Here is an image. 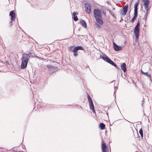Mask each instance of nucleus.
Masks as SVG:
<instances>
[{
    "label": "nucleus",
    "mask_w": 152,
    "mask_h": 152,
    "mask_svg": "<svg viewBox=\"0 0 152 152\" xmlns=\"http://www.w3.org/2000/svg\"><path fill=\"white\" fill-rule=\"evenodd\" d=\"M10 15L11 17V21H10V23L11 24L12 23V21L15 20L16 16L13 11H12L10 12Z\"/></svg>",
    "instance_id": "7"
},
{
    "label": "nucleus",
    "mask_w": 152,
    "mask_h": 152,
    "mask_svg": "<svg viewBox=\"0 0 152 152\" xmlns=\"http://www.w3.org/2000/svg\"><path fill=\"white\" fill-rule=\"evenodd\" d=\"M134 16L137 17V10H134Z\"/></svg>",
    "instance_id": "25"
},
{
    "label": "nucleus",
    "mask_w": 152,
    "mask_h": 152,
    "mask_svg": "<svg viewBox=\"0 0 152 152\" xmlns=\"http://www.w3.org/2000/svg\"><path fill=\"white\" fill-rule=\"evenodd\" d=\"M30 57V56L28 54L24 53L22 54V61L21 65V68L24 69L26 68Z\"/></svg>",
    "instance_id": "1"
},
{
    "label": "nucleus",
    "mask_w": 152,
    "mask_h": 152,
    "mask_svg": "<svg viewBox=\"0 0 152 152\" xmlns=\"http://www.w3.org/2000/svg\"><path fill=\"white\" fill-rule=\"evenodd\" d=\"M73 55L74 56L76 57L77 56L78 54L77 52H75L74 53Z\"/></svg>",
    "instance_id": "30"
},
{
    "label": "nucleus",
    "mask_w": 152,
    "mask_h": 152,
    "mask_svg": "<svg viewBox=\"0 0 152 152\" xmlns=\"http://www.w3.org/2000/svg\"><path fill=\"white\" fill-rule=\"evenodd\" d=\"M99 126L102 130H103L105 128V125L103 123H101L100 124Z\"/></svg>",
    "instance_id": "15"
},
{
    "label": "nucleus",
    "mask_w": 152,
    "mask_h": 152,
    "mask_svg": "<svg viewBox=\"0 0 152 152\" xmlns=\"http://www.w3.org/2000/svg\"><path fill=\"white\" fill-rule=\"evenodd\" d=\"M47 67L49 69L51 70L55 69V68H56V67H54L51 65H47Z\"/></svg>",
    "instance_id": "18"
},
{
    "label": "nucleus",
    "mask_w": 152,
    "mask_h": 152,
    "mask_svg": "<svg viewBox=\"0 0 152 152\" xmlns=\"http://www.w3.org/2000/svg\"><path fill=\"white\" fill-rule=\"evenodd\" d=\"M102 150L103 152H108V148L106 146V144L102 142Z\"/></svg>",
    "instance_id": "9"
},
{
    "label": "nucleus",
    "mask_w": 152,
    "mask_h": 152,
    "mask_svg": "<svg viewBox=\"0 0 152 152\" xmlns=\"http://www.w3.org/2000/svg\"><path fill=\"white\" fill-rule=\"evenodd\" d=\"M76 13L75 12H74L73 13V19L75 21H77L78 19L77 16H76Z\"/></svg>",
    "instance_id": "17"
},
{
    "label": "nucleus",
    "mask_w": 152,
    "mask_h": 152,
    "mask_svg": "<svg viewBox=\"0 0 152 152\" xmlns=\"http://www.w3.org/2000/svg\"><path fill=\"white\" fill-rule=\"evenodd\" d=\"M144 2V6H148L149 3V0H143Z\"/></svg>",
    "instance_id": "16"
},
{
    "label": "nucleus",
    "mask_w": 152,
    "mask_h": 152,
    "mask_svg": "<svg viewBox=\"0 0 152 152\" xmlns=\"http://www.w3.org/2000/svg\"><path fill=\"white\" fill-rule=\"evenodd\" d=\"M91 110H92V111L94 113H95V110H94V108H93V109H91Z\"/></svg>",
    "instance_id": "31"
},
{
    "label": "nucleus",
    "mask_w": 152,
    "mask_h": 152,
    "mask_svg": "<svg viewBox=\"0 0 152 152\" xmlns=\"http://www.w3.org/2000/svg\"><path fill=\"white\" fill-rule=\"evenodd\" d=\"M140 25V24L138 21V22L137 23L135 27H137L139 28Z\"/></svg>",
    "instance_id": "28"
},
{
    "label": "nucleus",
    "mask_w": 152,
    "mask_h": 152,
    "mask_svg": "<svg viewBox=\"0 0 152 152\" xmlns=\"http://www.w3.org/2000/svg\"><path fill=\"white\" fill-rule=\"evenodd\" d=\"M91 6L90 4H85V10L86 12L88 13L89 14L91 11Z\"/></svg>",
    "instance_id": "4"
},
{
    "label": "nucleus",
    "mask_w": 152,
    "mask_h": 152,
    "mask_svg": "<svg viewBox=\"0 0 152 152\" xmlns=\"http://www.w3.org/2000/svg\"><path fill=\"white\" fill-rule=\"evenodd\" d=\"M113 45L114 49L115 51H118L122 49L121 46L118 45L115 43H113Z\"/></svg>",
    "instance_id": "10"
},
{
    "label": "nucleus",
    "mask_w": 152,
    "mask_h": 152,
    "mask_svg": "<svg viewBox=\"0 0 152 152\" xmlns=\"http://www.w3.org/2000/svg\"><path fill=\"white\" fill-rule=\"evenodd\" d=\"M78 51L76 47H75L72 50V52L75 53L77 52Z\"/></svg>",
    "instance_id": "26"
},
{
    "label": "nucleus",
    "mask_w": 152,
    "mask_h": 152,
    "mask_svg": "<svg viewBox=\"0 0 152 152\" xmlns=\"http://www.w3.org/2000/svg\"><path fill=\"white\" fill-rule=\"evenodd\" d=\"M88 99L89 103V105L91 109L94 108V106L93 104L92 100L90 96L88 94Z\"/></svg>",
    "instance_id": "6"
},
{
    "label": "nucleus",
    "mask_w": 152,
    "mask_h": 152,
    "mask_svg": "<svg viewBox=\"0 0 152 152\" xmlns=\"http://www.w3.org/2000/svg\"><path fill=\"white\" fill-rule=\"evenodd\" d=\"M100 25L99 24L96 23L95 24V26L97 28H101V26H100Z\"/></svg>",
    "instance_id": "22"
},
{
    "label": "nucleus",
    "mask_w": 152,
    "mask_h": 152,
    "mask_svg": "<svg viewBox=\"0 0 152 152\" xmlns=\"http://www.w3.org/2000/svg\"><path fill=\"white\" fill-rule=\"evenodd\" d=\"M96 22V23L102 25L103 23V21L102 20V18H97L95 19Z\"/></svg>",
    "instance_id": "12"
},
{
    "label": "nucleus",
    "mask_w": 152,
    "mask_h": 152,
    "mask_svg": "<svg viewBox=\"0 0 152 152\" xmlns=\"http://www.w3.org/2000/svg\"><path fill=\"white\" fill-rule=\"evenodd\" d=\"M139 132L142 137V139L143 137V130L142 128H141V129L139 130Z\"/></svg>",
    "instance_id": "20"
},
{
    "label": "nucleus",
    "mask_w": 152,
    "mask_h": 152,
    "mask_svg": "<svg viewBox=\"0 0 152 152\" xmlns=\"http://www.w3.org/2000/svg\"><path fill=\"white\" fill-rule=\"evenodd\" d=\"M126 64L125 63H123L121 65V69L123 70L124 72H125L126 71Z\"/></svg>",
    "instance_id": "13"
},
{
    "label": "nucleus",
    "mask_w": 152,
    "mask_h": 152,
    "mask_svg": "<svg viewBox=\"0 0 152 152\" xmlns=\"http://www.w3.org/2000/svg\"><path fill=\"white\" fill-rule=\"evenodd\" d=\"M139 28L135 27L134 29V33L135 36L136 38L138 39L139 37Z\"/></svg>",
    "instance_id": "8"
},
{
    "label": "nucleus",
    "mask_w": 152,
    "mask_h": 152,
    "mask_svg": "<svg viewBox=\"0 0 152 152\" xmlns=\"http://www.w3.org/2000/svg\"><path fill=\"white\" fill-rule=\"evenodd\" d=\"M148 13L147 14V13H146L145 15L144 16V18L145 19V20H146V18L148 16Z\"/></svg>",
    "instance_id": "27"
},
{
    "label": "nucleus",
    "mask_w": 152,
    "mask_h": 152,
    "mask_svg": "<svg viewBox=\"0 0 152 152\" xmlns=\"http://www.w3.org/2000/svg\"><path fill=\"white\" fill-rule=\"evenodd\" d=\"M138 5V2H137L136 3L134 4V10H137V7Z\"/></svg>",
    "instance_id": "21"
},
{
    "label": "nucleus",
    "mask_w": 152,
    "mask_h": 152,
    "mask_svg": "<svg viewBox=\"0 0 152 152\" xmlns=\"http://www.w3.org/2000/svg\"><path fill=\"white\" fill-rule=\"evenodd\" d=\"M137 17L136 16H134L132 18V19L131 20V22L132 23L134 22V21L135 20L136 18Z\"/></svg>",
    "instance_id": "23"
},
{
    "label": "nucleus",
    "mask_w": 152,
    "mask_h": 152,
    "mask_svg": "<svg viewBox=\"0 0 152 152\" xmlns=\"http://www.w3.org/2000/svg\"><path fill=\"white\" fill-rule=\"evenodd\" d=\"M141 73L145 76H147L148 77H149L150 80L152 81L151 77V75L149 73H148V72H143L142 69H141L140 71Z\"/></svg>",
    "instance_id": "11"
},
{
    "label": "nucleus",
    "mask_w": 152,
    "mask_h": 152,
    "mask_svg": "<svg viewBox=\"0 0 152 152\" xmlns=\"http://www.w3.org/2000/svg\"><path fill=\"white\" fill-rule=\"evenodd\" d=\"M36 57H37V58H38L40 60H43L44 59L43 58L40 57H39V56H36Z\"/></svg>",
    "instance_id": "29"
},
{
    "label": "nucleus",
    "mask_w": 152,
    "mask_h": 152,
    "mask_svg": "<svg viewBox=\"0 0 152 152\" xmlns=\"http://www.w3.org/2000/svg\"><path fill=\"white\" fill-rule=\"evenodd\" d=\"M105 57L103 56L102 57V59L105 61L107 62L110 64H111L113 66H115L116 68L118 69V67L117 65L115 64L113 61L108 56H105Z\"/></svg>",
    "instance_id": "2"
},
{
    "label": "nucleus",
    "mask_w": 152,
    "mask_h": 152,
    "mask_svg": "<svg viewBox=\"0 0 152 152\" xmlns=\"http://www.w3.org/2000/svg\"><path fill=\"white\" fill-rule=\"evenodd\" d=\"M80 23L85 28H86L87 27V24L84 20H81L80 21Z\"/></svg>",
    "instance_id": "14"
},
{
    "label": "nucleus",
    "mask_w": 152,
    "mask_h": 152,
    "mask_svg": "<svg viewBox=\"0 0 152 152\" xmlns=\"http://www.w3.org/2000/svg\"><path fill=\"white\" fill-rule=\"evenodd\" d=\"M128 6L126 4L123 8V10L121 11V14L123 16L125 15L127 12Z\"/></svg>",
    "instance_id": "5"
},
{
    "label": "nucleus",
    "mask_w": 152,
    "mask_h": 152,
    "mask_svg": "<svg viewBox=\"0 0 152 152\" xmlns=\"http://www.w3.org/2000/svg\"><path fill=\"white\" fill-rule=\"evenodd\" d=\"M94 14L95 19L102 18L101 12L99 9H95L94 10Z\"/></svg>",
    "instance_id": "3"
},
{
    "label": "nucleus",
    "mask_w": 152,
    "mask_h": 152,
    "mask_svg": "<svg viewBox=\"0 0 152 152\" xmlns=\"http://www.w3.org/2000/svg\"><path fill=\"white\" fill-rule=\"evenodd\" d=\"M18 152H23V151H19Z\"/></svg>",
    "instance_id": "32"
},
{
    "label": "nucleus",
    "mask_w": 152,
    "mask_h": 152,
    "mask_svg": "<svg viewBox=\"0 0 152 152\" xmlns=\"http://www.w3.org/2000/svg\"><path fill=\"white\" fill-rule=\"evenodd\" d=\"M77 48V50H83V47H82V46H77V47H76Z\"/></svg>",
    "instance_id": "24"
},
{
    "label": "nucleus",
    "mask_w": 152,
    "mask_h": 152,
    "mask_svg": "<svg viewBox=\"0 0 152 152\" xmlns=\"http://www.w3.org/2000/svg\"><path fill=\"white\" fill-rule=\"evenodd\" d=\"M148 6H144V8L146 11V13H147V14L148 13V10L150 9L148 8Z\"/></svg>",
    "instance_id": "19"
}]
</instances>
